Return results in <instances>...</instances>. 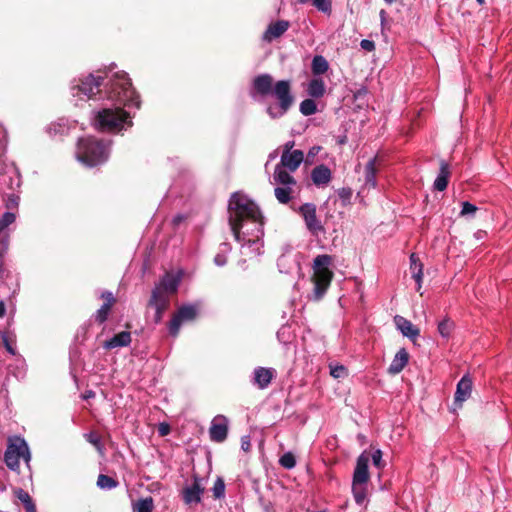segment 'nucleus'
Returning a JSON list of instances; mask_svg holds the SVG:
<instances>
[{
  "label": "nucleus",
  "mask_w": 512,
  "mask_h": 512,
  "mask_svg": "<svg viewBox=\"0 0 512 512\" xmlns=\"http://www.w3.org/2000/svg\"><path fill=\"white\" fill-rule=\"evenodd\" d=\"M271 184L275 185L274 195L279 203L287 204L294 198L297 181L290 173L282 172L280 169L274 171Z\"/></svg>",
  "instance_id": "obj_7"
},
{
  "label": "nucleus",
  "mask_w": 512,
  "mask_h": 512,
  "mask_svg": "<svg viewBox=\"0 0 512 512\" xmlns=\"http://www.w3.org/2000/svg\"><path fill=\"white\" fill-rule=\"evenodd\" d=\"M312 73L315 76L325 74L329 69V63L322 55H315L311 63Z\"/></svg>",
  "instance_id": "obj_28"
},
{
  "label": "nucleus",
  "mask_w": 512,
  "mask_h": 512,
  "mask_svg": "<svg viewBox=\"0 0 512 512\" xmlns=\"http://www.w3.org/2000/svg\"><path fill=\"white\" fill-rule=\"evenodd\" d=\"M2 340H3V343H4V346L6 348V350L11 354V355H15V349L13 348V346L11 345V343L9 342V339H8V336L7 335H3L2 336Z\"/></svg>",
  "instance_id": "obj_49"
},
{
  "label": "nucleus",
  "mask_w": 512,
  "mask_h": 512,
  "mask_svg": "<svg viewBox=\"0 0 512 512\" xmlns=\"http://www.w3.org/2000/svg\"><path fill=\"white\" fill-rule=\"evenodd\" d=\"M276 376V371L273 368L257 367L253 372L252 383L259 389L267 388L272 379Z\"/></svg>",
  "instance_id": "obj_19"
},
{
  "label": "nucleus",
  "mask_w": 512,
  "mask_h": 512,
  "mask_svg": "<svg viewBox=\"0 0 512 512\" xmlns=\"http://www.w3.org/2000/svg\"><path fill=\"white\" fill-rule=\"evenodd\" d=\"M352 493L355 502L361 505L365 501L367 496V484L352 482Z\"/></svg>",
  "instance_id": "obj_29"
},
{
  "label": "nucleus",
  "mask_w": 512,
  "mask_h": 512,
  "mask_svg": "<svg viewBox=\"0 0 512 512\" xmlns=\"http://www.w3.org/2000/svg\"><path fill=\"white\" fill-rule=\"evenodd\" d=\"M353 191L349 187H343L338 191L339 198L344 204L348 203L352 197Z\"/></svg>",
  "instance_id": "obj_43"
},
{
  "label": "nucleus",
  "mask_w": 512,
  "mask_h": 512,
  "mask_svg": "<svg viewBox=\"0 0 512 512\" xmlns=\"http://www.w3.org/2000/svg\"><path fill=\"white\" fill-rule=\"evenodd\" d=\"M376 158H372L365 166V186L375 188L377 185L376 180Z\"/></svg>",
  "instance_id": "obj_27"
},
{
  "label": "nucleus",
  "mask_w": 512,
  "mask_h": 512,
  "mask_svg": "<svg viewBox=\"0 0 512 512\" xmlns=\"http://www.w3.org/2000/svg\"><path fill=\"white\" fill-rule=\"evenodd\" d=\"M181 275L166 273L152 290L148 306L155 309L154 322L162 321L164 312L169 307L170 297L178 290Z\"/></svg>",
  "instance_id": "obj_4"
},
{
  "label": "nucleus",
  "mask_w": 512,
  "mask_h": 512,
  "mask_svg": "<svg viewBox=\"0 0 512 512\" xmlns=\"http://www.w3.org/2000/svg\"><path fill=\"white\" fill-rule=\"evenodd\" d=\"M198 313L197 307L192 304L183 305L173 314L169 324L168 330L171 336L176 337L184 322L192 321L196 318Z\"/></svg>",
  "instance_id": "obj_10"
},
{
  "label": "nucleus",
  "mask_w": 512,
  "mask_h": 512,
  "mask_svg": "<svg viewBox=\"0 0 512 512\" xmlns=\"http://www.w3.org/2000/svg\"><path fill=\"white\" fill-rule=\"evenodd\" d=\"M320 150H321L320 146L311 147L309 149L306 159H305L306 164H311L313 162L315 156H317V154L320 152Z\"/></svg>",
  "instance_id": "obj_46"
},
{
  "label": "nucleus",
  "mask_w": 512,
  "mask_h": 512,
  "mask_svg": "<svg viewBox=\"0 0 512 512\" xmlns=\"http://www.w3.org/2000/svg\"><path fill=\"white\" fill-rule=\"evenodd\" d=\"M110 145L111 141H103L95 137L81 138L77 145V159L89 167L102 164L109 157Z\"/></svg>",
  "instance_id": "obj_5"
},
{
  "label": "nucleus",
  "mask_w": 512,
  "mask_h": 512,
  "mask_svg": "<svg viewBox=\"0 0 512 512\" xmlns=\"http://www.w3.org/2000/svg\"><path fill=\"white\" fill-rule=\"evenodd\" d=\"M229 421L224 415H217L213 418L209 428L210 439L213 442L221 443L226 440L228 435Z\"/></svg>",
  "instance_id": "obj_14"
},
{
  "label": "nucleus",
  "mask_w": 512,
  "mask_h": 512,
  "mask_svg": "<svg viewBox=\"0 0 512 512\" xmlns=\"http://www.w3.org/2000/svg\"><path fill=\"white\" fill-rule=\"evenodd\" d=\"M437 329L443 338H449L454 329V322L450 318H444L438 323Z\"/></svg>",
  "instance_id": "obj_32"
},
{
  "label": "nucleus",
  "mask_w": 512,
  "mask_h": 512,
  "mask_svg": "<svg viewBox=\"0 0 512 512\" xmlns=\"http://www.w3.org/2000/svg\"><path fill=\"white\" fill-rule=\"evenodd\" d=\"M360 46L363 50L367 51V52H372L375 50V43L371 40H368V39H363L361 42H360Z\"/></svg>",
  "instance_id": "obj_47"
},
{
  "label": "nucleus",
  "mask_w": 512,
  "mask_h": 512,
  "mask_svg": "<svg viewBox=\"0 0 512 512\" xmlns=\"http://www.w3.org/2000/svg\"><path fill=\"white\" fill-rule=\"evenodd\" d=\"M15 495L24 504L25 508L34 504L28 492L23 489L16 490Z\"/></svg>",
  "instance_id": "obj_41"
},
{
  "label": "nucleus",
  "mask_w": 512,
  "mask_h": 512,
  "mask_svg": "<svg viewBox=\"0 0 512 512\" xmlns=\"http://www.w3.org/2000/svg\"><path fill=\"white\" fill-rule=\"evenodd\" d=\"M228 212L235 240L253 252L260 253L264 219L259 207L245 194L235 192L230 197Z\"/></svg>",
  "instance_id": "obj_1"
},
{
  "label": "nucleus",
  "mask_w": 512,
  "mask_h": 512,
  "mask_svg": "<svg viewBox=\"0 0 512 512\" xmlns=\"http://www.w3.org/2000/svg\"><path fill=\"white\" fill-rule=\"evenodd\" d=\"M298 2L300 4H306L308 2H311L315 8L328 15H330L332 11L331 0H298Z\"/></svg>",
  "instance_id": "obj_31"
},
{
  "label": "nucleus",
  "mask_w": 512,
  "mask_h": 512,
  "mask_svg": "<svg viewBox=\"0 0 512 512\" xmlns=\"http://www.w3.org/2000/svg\"><path fill=\"white\" fill-rule=\"evenodd\" d=\"M6 314V307L3 301H0V318H3Z\"/></svg>",
  "instance_id": "obj_52"
},
{
  "label": "nucleus",
  "mask_w": 512,
  "mask_h": 512,
  "mask_svg": "<svg viewBox=\"0 0 512 512\" xmlns=\"http://www.w3.org/2000/svg\"><path fill=\"white\" fill-rule=\"evenodd\" d=\"M371 459H372V463L373 465L378 468V469H382L385 464L382 460V451L380 449H376L372 454H371Z\"/></svg>",
  "instance_id": "obj_42"
},
{
  "label": "nucleus",
  "mask_w": 512,
  "mask_h": 512,
  "mask_svg": "<svg viewBox=\"0 0 512 512\" xmlns=\"http://www.w3.org/2000/svg\"><path fill=\"white\" fill-rule=\"evenodd\" d=\"M290 27L287 20H278L271 23L263 34V40L272 42L274 39L281 37Z\"/></svg>",
  "instance_id": "obj_20"
},
{
  "label": "nucleus",
  "mask_w": 512,
  "mask_h": 512,
  "mask_svg": "<svg viewBox=\"0 0 512 512\" xmlns=\"http://www.w3.org/2000/svg\"><path fill=\"white\" fill-rule=\"evenodd\" d=\"M279 464L285 469H293L296 466V458L292 452H286L280 457Z\"/></svg>",
  "instance_id": "obj_36"
},
{
  "label": "nucleus",
  "mask_w": 512,
  "mask_h": 512,
  "mask_svg": "<svg viewBox=\"0 0 512 512\" xmlns=\"http://www.w3.org/2000/svg\"><path fill=\"white\" fill-rule=\"evenodd\" d=\"M307 93L310 97L321 98L326 91L325 83L321 78H312L307 86Z\"/></svg>",
  "instance_id": "obj_26"
},
{
  "label": "nucleus",
  "mask_w": 512,
  "mask_h": 512,
  "mask_svg": "<svg viewBox=\"0 0 512 512\" xmlns=\"http://www.w3.org/2000/svg\"><path fill=\"white\" fill-rule=\"evenodd\" d=\"M409 354L405 348H401L395 354L393 360L388 367V373L391 375L399 374L408 364Z\"/></svg>",
  "instance_id": "obj_22"
},
{
  "label": "nucleus",
  "mask_w": 512,
  "mask_h": 512,
  "mask_svg": "<svg viewBox=\"0 0 512 512\" xmlns=\"http://www.w3.org/2000/svg\"><path fill=\"white\" fill-rule=\"evenodd\" d=\"M121 74H125V75H126V77H127V79H128V80H130V79H129V77H128V75H127V73H125V72L116 73V74H115V75L110 79L109 83H106V86H108V87H107V91H106V93H107V94H108V92L110 91V89H111V86H112L113 82H117V81H118V79H117V78H118V76H119V75H121ZM129 82L131 83V81H129Z\"/></svg>",
  "instance_id": "obj_50"
},
{
  "label": "nucleus",
  "mask_w": 512,
  "mask_h": 512,
  "mask_svg": "<svg viewBox=\"0 0 512 512\" xmlns=\"http://www.w3.org/2000/svg\"><path fill=\"white\" fill-rule=\"evenodd\" d=\"M300 112L305 116H310L316 113L317 105L313 99H305L300 103Z\"/></svg>",
  "instance_id": "obj_33"
},
{
  "label": "nucleus",
  "mask_w": 512,
  "mask_h": 512,
  "mask_svg": "<svg viewBox=\"0 0 512 512\" xmlns=\"http://www.w3.org/2000/svg\"><path fill=\"white\" fill-rule=\"evenodd\" d=\"M3 257L1 254H0V272L2 271V268H3Z\"/></svg>",
  "instance_id": "obj_55"
},
{
  "label": "nucleus",
  "mask_w": 512,
  "mask_h": 512,
  "mask_svg": "<svg viewBox=\"0 0 512 512\" xmlns=\"http://www.w3.org/2000/svg\"><path fill=\"white\" fill-rule=\"evenodd\" d=\"M110 311L111 307H109L108 304H103L94 315L95 321L99 324H103L108 319Z\"/></svg>",
  "instance_id": "obj_38"
},
{
  "label": "nucleus",
  "mask_w": 512,
  "mask_h": 512,
  "mask_svg": "<svg viewBox=\"0 0 512 512\" xmlns=\"http://www.w3.org/2000/svg\"><path fill=\"white\" fill-rule=\"evenodd\" d=\"M450 175V165L446 161L441 160L439 173L433 184L434 189L440 192L444 191L448 186Z\"/></svg>",
  "instance_id": "obj_24"
},
{
  "label": "nucleus",
  "mask_w": 512,
  "mask_h": 512,
  "mask_svg": "<svg viewBox=\"0 0 512 512\" xmlns=\"http://www.w3.org/2000/svg\"><path fill=\"white\" fill-rule=\"evenodd\" d=\"M102 299H104L103 304H108L109 307H113V305L116 303V298L114 297L113 293L110 291H103L100 296Z\"/></svg>",
  "instance_id": "obj_45"
},
{
  "label": "nucleus",
  "mask_w": 512,
  "mask_h": 512,
  "mask_svg": "<svg viewBox=\"0 0 512 512\" xmlns=\"http://www.w3.org/2000/svg\"><path fill=\"white\" fill-rule=\"evenodd\" d=\"M251 448L250 437L248 435L241 437V449L248 452Z\"/></svg>",
  "instance_id": "obj_48"
},
{
  "label": "nucleus",
  "mask_w": 512,
  "mask_h": 512,
  "mask_svg": "<svg viewBox=\"0 0 512 512\" xmlns=\"http://www.w3.org/2000/svg\"><path fill=\"white\" fill-rule=\"evenodd\" d=\"M97 485L101 489H113L117 487L118 482L108 475L100 474L97 479Z\"/></svg>",
  "instance_id": "obj_34"
},
{
  "label": "nucleus",
  "mask_w": 512,
  "mask_h": 512,
  "mask_svg": "<svg viewBox=\"0 0 512 512\" xmlns=\"http://www.w3.org/2000/svg\"><path fill=\"white\" fill-rule=\"evenodd\" d=\"M477 211V207L474 204H471L470 202H463L462 203V209L460 212L461 216H466L469 214H474Z\"/></svg>",
  "instance_id": "obj_44"
},
{
  "label": "nucleus",
  "mask_w": 512,
  "mask_h": 512,
  "mask_svg": "<svg viewBox=\"0 0 512 512\" xmlns=\"http://www.w3.org/2000/svg\"><path fill=\"white\" fill-rule=\"evenodd\" d=\"M410 271L416 282V291H420L423 279V264L415 253L410 255Z\"/></svg>",
  "instance_id": "obj_25"
},
{
  "label": "nucleus",
  "mask_w": 512,
  "mask_h": 512,
  "mask_svg": "<svg viewBox=\"0 0 512 512\" xmlns=\"http://www.w3.org/2000/svg\"><path fill=\"white\" fill-rule=\"evenodd\" d=\"M298 212L303 217L305 225L312 235L318 236L324 232V227L317 217L315 204L305 203L299 207Z\"/></svg>",
  "instance_id": "obj_11"
},
{
  "label": "nucleus",
  "mask_w": 512,
  "mask_h": 512,
  "mask_svg": "<svg viewBox=\"0 0 512 512\" xmlns=\"http://www.w3.org/2000/svg\"><path fill=\"white\" fill-rule=\"evenodd\" d=\"M204 490L205 488L202 483V479L197 475H194L191 485L183 488L181 492L182 499L187 505L200 503Z\"/></svg>",
  "instance_id": "obj_12"
},
{
  "label": "nucleus",
  "mask_w": 512,
  "mask_h": 512,
  "mask_svg": "<svg viewBox=\"0 0 512 512\" xmlns=\"http://www.w3.org/2000/svg\"><path fill=\"white\" fill-rule=\"evenodd\" d=\"M213 496L216 499L223 498L225 495V483L223 478L218 477L212 488Z\"/></svg>",
  "instance_id": "obj_39"
},
{
  "label": "nucleus",
  "mask_w": 512,
  "mask_h": 512,
  "mask_svg": "<svg viewBox=\"0 0 512 512\" xmlns=\"http://www.w3.org/2000/svg\"><path fill=\"white\" fill-rule=\"evenodd\" d=\"M276 157V152H273L269 155V160H272L273 158Z\"/></svg>",
  "instance_id": "obj_56"
},
{
  "label": "nucleus",
  "mask_w": 512,
  "mask_h": 512,
  "mask_svg": "<svg viewBox=\"0 0 512 512\" xmlns=\"http://www.w3.org/2000/svg\"><path fill=\"white\" fill-rule=\"evenodd\" d=\"M230 250V245L228 243H223L220 246V252L216 254L214 257V263L217 266H224L227 262V252Z\"/></svg>",
  "instance_id": "obj_35"
},
{
  "label": "nucleus",
  "mask_w": 512,
  "mask_h": 512,
  "mask_svg": "<svg viewBox=\"0 0 512 512\" xmlns=\"http://www.w3.org/2000/svg\"><path fill=\"white\" fill-rule=\"evenodd\" d=\"M86 440L91 443L98 451L102 450V443L100 436L95 432L85 434Z\"/></svg>",
  "instance_id": "obj_40"
},
{
  "label": "nucleus",
  "mask_w": 512,
  "mask_h": 512,
  "mask_svg": "<svg viewBox=\"0 0 512 512\" xmlns=\"http://www.w3.org/2000/svg\"><path fill=\"white\" fill-rule=\"evenodd\" d=\"M295 143L294 141H288L284 144L283 146V152L282 153H292L294 150H293V147H294Z\"/></svg>",
  "instance_id": "obj_51"
},
{
  "label": "nucleus",
  "mask_w": 512,
  "mask_h": 512,
  "mask_svg": "<svg viewBox=\"0 0 512 512\" xmlns=\"http://www.w3.org/2000/svg\"><path fill=\"white\" fill-rule=\"evenodd\" d=\"M369 462H370V455L366 451H364L357 458L352 482L366 483V484L368 483V481L370 479V474L368 471Z\"/></svg>",
  "instance_id": "obj_15"
},
{
  "label": "nucleus",
  "mask_w": 512,
  "mask_h": 512,
  "mask_svg": "<svg viewBox=\"0 0 512 512\" xmlns=\"http://www.w3.org/2000/svg\"><path fill=\"white\" fill-rule=\"evenodd\" d=\"M330 375L334 378H345L348 376V370L345 366L340 364H330Z\"/></svg>",
  "instance_id": "obj_37"
},
{
  "label": "nucleus",
  "mask_w": 512,
  "mask_h": 512,
  "mask_svg": "<svg viewBox=\"0 0 512 512\" xmlns=\"http://www.w3.org/2000/svg\"><path fill=\"white\" fill-rule=\"evenodd\" d=\"M304 161V153L301 150H294L292 153H282L280 162L276 165L275 170L280 169L282 172L293 173Z\"/></svg>",
  "instance_id": "obj_13"
},
{
  "label": "nucleus",
  "mask_w": 512,
  "mask_h": 512,
  "mask_svg": "<svg viewBox=\"0 0 512 512\" xmlns=\"http://www.w3.org/2000/svg\"><path fill=\"white\" fill-rule=\"evenodd\" d=\"M168 430H169L168 427H161L160 428V434L162 436H164V435H166L168 433Z\"/></svg>",
  "instance_id": "obj_54"
},
{
  "label": "nucleus",
  "mask_w": 512,
  "mask_h": 512,
  "mask_svg": "<svg viewBox=\"0 0 512 512\" xmlns=\"http://www.w3.org/2000/svg\"><path fill=\"white\" fill-rule=\"evenodd\" d=\"M394 322L397 329L409 339L415 340L420 335V330L408 319L397 315L394 317Z\"/></svg>",
  "instance_id": "obj_21"
},
{
  "label": "nucleus",
  "mask_w": 512,
  "mask_h": 512,
  "mask_svg": "<svg viewBox=\"0 0 512 512\" xmlns=\"http://www.w3.org/2000/svg\"><path fill=\"white\" fill-rule=\"evenodd\" d=\"M387 4H392L395 0H384Z\"/></svg>",
  "instance_id": "obj_59"
},
{
  "label": "nucleus",
  "mask_w": 512,
  "mask_h": 512,
  "mask_svg": "<svg viewBox=\"0 0 512 512\" xmlns=\"http://www.w3.org/2000/svg\"><path fill=\"white\" fill-rule=\"evenodd\" d=\"M154 509V501L152 497H146L133 503L134 512H152Z\"/></svg>",
  "instance_id": "obj_30"
},
{
  "label": "nucleus",
  "mask_w": 512,
  "mask_h": 512,
  "mask_svg": "<svg viewBox=\"0 0 512 512\" xmlns=\"http://www.w3.org/2000/svg\"><path fill=\"white\" fill-rule=\"evenodd\" d=\"M310 177L316 187L323 188L331 182L332 171L325 164H320L312 169Z\"/></svg>",
  "instance_id": "obj_18"
},
{
  "label": "nucleus",
  "mask_w": 512,
  "mask_h": 512,
  "mask_svg": "<svg viewBox=\"0 0 512 512\" xmlns=\"http://www.w3.org/2000/svg\"><path fill=\"white\" fill-rule=\"evenodd\" d=\"M16 220V216L12 212H5L0 218V254H4L8 250L9 246V233L7 228L13 224Z\"/></svg>",
  "instance_id": "obj_16"
},
{
  "label": "nucleus",
  "mask_w": 512,
  "mask_h": 512,
  "mask_svg": "<svg viewBox=\"0 0 512 512\" xmlns=\"http://www.w3.org/2000/svg\"><path fill=\"white\" fill-rule=\"evenodd\" d=\"M103 86V78L89 74L74 80L71 86L72 95L81 100L92 99L101 92Z\"/></svg>",
  "instance_id": "obj_9"
},
{
  "label": "nucleus",
  "mask_w": 512,
  "mask_h": 512,
  "mask_svg": "<svg viewBox=\"0 0 512 512\" xmlns=\"http://www.w3.org/2000/svg\"><path fill=\"white\" fill-rule=\"evenodd\" d=\"M30 452L26 441L21 437L9 439L7 449L4 453V462L13 471L19 469L20 459L26 463L30 461Z\"/></svg>",
  "instance_id": "obj_8"
},
{
  "label": "nucleus",
  "mask_w": 512,
  "mask_h": 512,
  "mask_svg": "<svg viewBox=\"0 0 512 512\" xmlns=\"http://www.w3.org/2000/svg\"><path fill=\"white\" fill-rule=\"evenodd\" d=\"M332 261V257L327 254L318 255L313 261L312 281L314 283V296L317 300L324 296L331 284L333 272L330 270V266Z\"/></svg>",
  "instance_id": "obj_6"
},
{
  "label": "nucleus",
  "mask_w": 512,
  "mask_h": 512,
  "mask_svg": "<svg viewBox=\"0 0 512 512\" xmlns=\"http://www.w3.org/2000/svg\"><path fill=\"white\" fill-rule=\"evenodd\" d=\"M380 16H381V18H382V20H383V19H384V16H385V11H384V10H381V12H380Z\"/></svg>",
  "instance_id": "obj_57"
},
{
  "label": "nucleus",
  "mask_w": 512,
  "mask_h": 512,
  "mask_svg": "<svg viewBox=\"0 0 512 512\" xmlns=\"http://www.w3.org/2000/svg\"><path fill=\"white\" fill-rule=\"evenodd\" d=\"M131 333L128 331H122L118 334H115L112 338L106 340L103 343V348L106 350H112L120 347H127L130 345Z\"/></svg>",
  "instance_id": "obj_23"
},
{
  "label": "nucleus",
  "mask_w": 512,
  "mask_h": 512,
  "mask_svg": "<svg viewBox=\"0 0 512 512\" xmlns=\"http://www.w3.org/2000/svg\"><path fill=\"white\" fill-rule=\"evenodd\" d=\"M253 92L262 97L272 95L277 104L268 105L266 112L271 119L283 117L294 103V96L291 91V82L289 80H279L273 84V77L270 74H260L253 79Z\"/></svg>",
  "instance_id": "obj_3"
},
{
  "label": "nucleus",
  "mask_w": 512,
  "mask_h": 512,
  "mask_svg": "<svg viewBox=\"0 0 512 512\" xmlns=\"http://www.w3.org/2000/svg\"><path fill=\"white\" fill-rule=\"evenodd\" d=\"M118 81L113 82L108 99L114 102L113 108H103L96 112L93 125L101 132H119L125 126H132L130 115L123 110L122 106L140 107L139 95L132 87L125 74L118 76Z\"/></svg>",
  "instance_id": "obj_2"
},
{
  "label": "nucleus",
  "mask_w": 512,
  "mask_h": 512,
  "mask_svg": "<svg viewBox=\"0 0 512 512\" xmlns=\"http://www.w3.org/2000/svg\"><path fill=\"white\" fill-rule=\"evenodd\" d=\"M472 387V379L469 377V375H464L457 383L454 405L461 407L462 403L471 396Z\"/></svg>",
  "instance_id": "obj_17"
},
{
  "label": "nucleus",
  "mask_w": 512,
  "mask_h": 512,
  "mask_svg": "<svg viewBox=\"0 0 512 512\" xmlns=\"http://www.w3.org/2000/svg\"><path fill=\"white\" fill-rule=\"evenodd\" d=\"M25 510L26 512H37L35 504L29 505L28 507L25 508Z\"/></svg>",
  "instance_id": "obj_53"
},
{
  "label": "nucleus",
  "mask_w": 512,
  "mask_h": 512,
  "mask_svg": "<svg viewBox=\"0 0 512 512\" xmlns=\"http://www.w3.org/2000/svg\"><path fill=\"white\" fill-rule=\"evenodd\" d=\"M478 4L483 5L485 3V0H476Z\"/></svg>",
  "instance_id": "obj_58"
}]
</instances>
